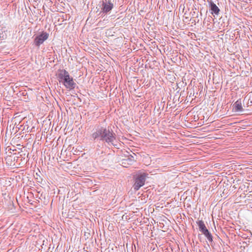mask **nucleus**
<instances>
[{"mask_svg":"<svg viewBox=\"0 0 252 252\" xmlns=\"http://www.w3.org/2000/svg\"><path fill=\"white\" fill-rule=\"evenodd\" d=\"M94 139H98L105 142L109 145H115L116 135L112 129L102 126L98 127L92 135Z\"/></svg>","mask_w":252,"mask_h":252,"instance_id":"obj_1","label":"nucleus"},{"mask_svg":"<svg viewBox=\"0 0 252 252\" xmlns=\"http://www.w3.org/2000/svg\"><path fill=\"white\" fill-rule=\"evenodd\" d=\"M59 81L62 82L65 87L69 90L75 88L76 84L72 77H70L69 73L65 69L60 70L58 74Z\"/></svg>","mask_w":252,"mask_h":252,"instance_id":"obj_2","label":"nucleus"},{"mask_svg":"<svg viewBox=\"0 0 252 252\" xmlns=\"http://www.w3.org/2000/svg\"><path fill=\"white\" fill-rule=\"evenodd\" d=\"M147 175V174L144 173L137 175L133 186L134 190H138L144 185Z\"/></svg>","mask_w":252,"mask_h":252,"instance_id":"obj_3","label":"nucleus"},{"mask_svg":"<svg viewBox=\"0 0 252 252\" xmlns=\"http://www.w3.org/2000/svg\"><path fill=\"white\" fill-rule=\"evenodd\" d=\"M49 34L46 32H42L40 34L36 36L34 40V43L35 46L39 47L43 42L48 39Z\"/></svg>","mask_w":252,"mask_h":252,"instance_id":"obj_4","label":"nucleus"},{"mask_svg":"<svg viewBox=\"0 0 252 252\" xmlns=\"http://www.w3.org/2000/svg\"><path fill=\"white\" fill-rule=\"evenodd\" d=\"M102 6V7L101 9L102 12L106 13L112 10L113 8L114 5L110 1H108L106 2H103Z\"/></svg>","mask_w":252,"mask_h":252,"instance_id":"obj_5","label":"nucleus"},{"mask_svg":"<svg viewBox=\"0 0 252 252\" xmlns=\"http://www.w3.org/2000/svg\"><path fill=\"white\" fill-rule=\"evenodd\" d=\"M209 6L211 10L212 14L218 15L220 10L219 7L212 1L209 2Z\"/></svg>","mask_w":252,"mask_h":252,"instance_id":"obj_6","label":"nucleus"},{"mask_svg":"<svg viewBox=\"0 0 252 252\" xmlns=\"http://www.w3.org/2000/svg\"><path fill=\"white\" fill-rule=\"evenodd\" d=\"M233 108L235 112H241L243 111V107L242 106V103L240 99L237 100L233 104Z\"/></svg>","mask_w":252,"mask_h":252,"instance_id":"obj_7","label":"nucleus"},{"mask_svg":"<svg viewBox=\"0 0 252 252\" xmlns=\"http://www.w3.org/2000/svg\"><path fill=\"white\" fill-rule=\"evenodd\" d=\"M196 223L199 227V230L202 233L208 230L203 220H199Z\"/></svg>","mask_w":252,"mask_h":252,"instance_id":"obj_8","label":"nucleus"},{"mask_svg":"<svg viewBox=\"0 0 252 252\" xmlns=\"http://www.w3.org/2000/svg\"><path fill=\"white\" fill-rule=\"evenodd\" d=\"M205 236L207 238V240L210 242H212L213 241V237L212 234L210 233V232L208 230L205 231L203 233Z\"/></svg>","mask_w":252,"mask_h":252,"instance_id":"obj_9","label":"nucleus"},{"mask_svg":"<svg viewBox=\"0 0 252 252\" xmlns=\"http://www.w3.org/2000/svg\"><path fill=\"white\" fill-rule=\"evenodd\" d=\"M6 35L4 29L0 27V40H3L6 38Z\"/></svg>","mask_w":252,"mask_h":252,"instance_id":"obj_10","label":"nucleus"}]
</instances>
